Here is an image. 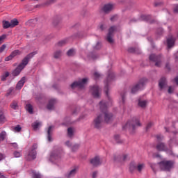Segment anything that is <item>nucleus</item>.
I'll return each instance as SVG.
<instances>
[{
  "label": "nucleus",
  "instance_id": "nucleus-1",
  "mask_svg": "<svg viewBox=\"0 0 178 178\" xmlns=\"http://www.w3.org/2000/svg\"><path fill=\"white\" fill-rule=\"evenodd\" d=\"M34 55H37V51H33L29 54H28L23 60L22 62L17 66V67L13 71V76H19L22 72V70L27 66L29 63V60L31 59L34 56Z\"/></svg>",
  "mask_w": 178,
  "mask_h": 178
},
{
  "label": "nucleus",
  "instance_id": "nucleus-2",
  "mask_svg": "<svg viewBox=\"0 0 178 178\" xmlns=\"http://www.w3.org/2000/svg\"><path fill=\"white\" fill-rule=\"evenodd\" d=\"M114 79H115V73H113V72H112V71L108 72L107 79L104 81V84H105L104 91H105V94L109 101V102L108 104V106L112 105V99L111 98V97H109V93L108 91H109V86L111 85V83Z\"/></svg>",
  "mask_w": 178,
  "mask_h": 178
},
{
  "label": "nucleus",
  "instance_id": "nucleus-3",
  "mask_svg": "<svg viewBox=\"0 0 178 178\" xmlns=\"http://www.w3.org/2000/svg\"><path fill=\"white\" fill-rule=\"evenodd\" d=\"M99 106L102 112L104 113V122L106 123H111L113 119V115L108 112V106L106 102L102 101L99 102Z\"/></svg>",
  "mask_w": 178,
  "mask_h": 178
},
{
  "label": "nucleus",
  "instance_id": "nucleus-4",
  "mask_svg": "<svg viewBox=\"0 0 178 178\" xmlns=\"http://www.w3.org/2000/svg\"><path fill=\"white\" fill-rule=\"evenodd\" d=\"M63 156V152L61 150H56L50 154L49 161L53 163H59Z\"/></svg>",
  "mask_w": 178,
  "mask_h": 178
},
{
  "label": "nucleus",
  "instance_id": "nucleus-5",
  "mask_svg": "<svg viewBox=\"0 0 178 178\" xmlns=\"http://www.w3.org/2000/svg\"><path fill=\"white\" fill-rule=\"evenodd\" d=\"M159 165L161 170H164V172H170V170L173 169L175 162H173V161L163 160L159 163Z\"/></svg>",
  "mask_w": 178,
  "mask_h": 178
},
{
  "label": "nucleus",
  "instance_id": "nucleus-6",
  "mask_svg": "<svg viewBox=\"0 0 178 178\" xmlns=\"http://www.w3.org/2000/svg\"><path fill=\"white\" fill-rule=\"evenodd\" d=\"M147 79L146 78H142L139 80L138 83H136L135 86H134L131 88V94H136L137 91H140V90H143L144 88V86L147 84Z\"/></svg>",
  "mask_w": 178,
  "mask_h": 178
},
{
  "label": "nucleus",
  "instance_id": "nucleus-7",
  "mask_svg": "<svg viewBox=\"0 0 178 178\" xmlns=\"http://www.w3.org/2000/svg\"><path fill=\"white\" fill-rule=\"evenodd\" d=\"M141 123H140V120L136 117L133 118L131 121H129L125 124V128L132 129V130H136L137 127H140Z\"/></svg>",
  "mask_w": 178,
  "mask_h": 178
},
{
  "label": "nucleus",
  "instance_id": "nucleus-8",
  "mask_svg": "<svg viewBox=\"0 0 178 178\" xmlns=\"http://www.w3.org/2000/svg\"><path fill=\"white\" fill-rule=\"evenodd\" d=\"M38 147V145H37V143H34L32 145L31 149L29 150L26 156L27 161H33L35 159V158H37V152L35 151V149H37Z\"/></svg>",
  "mask_w": 178,
  "mask_h": 178
},
{
  "label": "nucleus",
  "instance_id": "nucleus-9",
  "mask_svg": "<svg viewBox=\"0 0 178 178\" xmlns=\"http://www.w3.org/2000/svg\"><path fill=\"white\" fill-rule=\"evenodd\" d=\"M86 78L83 79L81 81H75L73 83L71 84V88L72 90H74L76 88H83L84 86H86V83H87Z\"/></svg>",
  "mask_w": 178,
  "mask_h": 178
},
{
  "label": "nucleus",
  "instance_id": "nucleus-10",
  "mask_svg": "<svg viewBox=\"0 0 178 178\" xmlns=\"http://www.w3.org/2000/svg\"><path fill=\"white\" fill-rule=\"evenodd\" d=\"M117 29L118 28L115 26H111L108 29V33L107 35L106 40L108 42H110V44L113 43V38L112 37H113V33H115V31H116Z\"/></svg>",
  "mask_w": 178,
  "mask_h": 178
},
{
  "label": "nucleus",
  "instance_id": "nucleus-11",
  "mask_svg": "<svg viewBox=\"0 0 178 178\" xmlns=\"http://www.w3.org/2000/svg\"><path fill=\"white\" fill-rule=\"evenodd\" d=\"M93 126L95 129H101L102 127V115H99L93 120Z\"/></svg>",
  "mask_w": 178,
  "mask_h": 178
},
{
  "label": "nucleus",
  "instance_id": "nucleus-12",
  "mask_svg": "<svg viewBox=\"0 0 178 178\" xmlns=\"http://www.w3.org/2000/svg\"><path fill=\"white\" fill-rule=\"evenodd\" d=\"M161 55L151 54L149 56V60L152 62H156L155 66H157V67H161Z\"/></svg>",
  "mask_w": 178,
  "mask_h": 178
},
{
  "label": "nucleus",
  "instance_id": "nucleus-13",
  "mask_svg": "<svg viewBox=\"0 0 178 178\" xmlns=\"http://www.w3.org/2000/svg\"><path fill=\"white\" fill-rule=\"evenodd\" d=\"M90 92L95 98H99V87L95 85L90 87Z\"/></svg>",
  "mask_w": 178,
  "mask_h": 178
},
{
  "label": "nucleus",
  "instance_id": "nucleus-14",
  "mask_svg": "<svg viewBox=\"0 0 178 178\" xmlns=\"http://www.w3.org/2000/svg\"><path fill=\"white\" fill-rule=\"evenodd\" d=\"M114 8H115V6L112 3L105 4L102 8V11L104 13H111V12L113 10Z\"/></svg>",
  "mask_w": 178,
  "mask_h": 178
},
{
  "label": "nucleus",
  "instance_id": "nucleus-15",
  "mask_svg": "<svg viewBox=\"0 0 178 178\" xmlns=\"http://www.w3.org/2000/svg\"><path fill=\"white\" fill-rule=\"evenodd\" d=\"M78 170H79V167H74L72 170H71L70 171H69L65 174V177L66 178L74 177Z\"/></svg>",
  "mask_w": 178,
  "mask_h": 178
},
{
  "label": "nucleus",
  "instance_id": "nucleus-16",
  "mask_svg": "<svg viewBox=\"0 0 178 178\" xmlns=\"http://www.w3.org/2000/svg\"><path fill=\"white\" fill-rule=\"evenodd\" d=\"M156 149L157 151H164L165 152L168 151V147L163 143H159L156 146Z\"/></svg>",
  "mask_w": 178,
  "mask_h": 178
},
{
  "label": "nucleus",
  "instance_id": "nucleus-17",
  "mask_svg": "<svg viewBox=\"0 0 178 178\" xmlns=\"http://www.w3.org/2000/svg\"><path fill=\"white\" fill-rule=\"evenodd\" d=\"M24 83H26V78L23 76L21 80L18 81L16 86V89L17 90H22L23 88V86H24Z\"/></svg>",
  "mask_w": 178,
  "mask_h": 178
},
{
  "label": "nucleus",
  "instance_id": "nucleus-18",
  "mask_svg": "<svg viewBox=\"0 0 178 178\" xmlns=\"http://www.w3.org/2000/svg\"><path fill=\"white\" fill-rule=\"evenodd\" d=\"M90 163L92 166H98V165H101V160L99 156H95L90 160Z\"/></svg>",
  "mask_w": 178,
  "mask_h": 178
},
{
  "label": "nucleus",
  "instance_id": "nucleus-19",
  "mask_svg": "<svg viewBox=\"0 0 178 178\" xmlns=\"http://www.w3.org/2000/svg\"><path fill=\"white\" fill-rule=\"evenodd\" d=\"M55 104H56V99H51L49 101V104H47V109L49 111H52L54 108Z\"/></svg>",
  "mask_w": 178,
  "mask_h": 178
},
{
  "label": "nucleus",
  "instance_id": "nucleus-20",
  "mask_svg": "<svg viewBox=\"0 0 178 178\" xmlns=\"http://www.w3.org/2000/svg\"><path fill=\"white\" fill-rule=\"evenodd\" d=\"M54 131V126H50L47 130V140L49 143L52 141V132Z\"/></svg>",
  "mask_w": 178,
  "mask_h": 178
},
{
  "label": "nucleus",
  "instance_id": "nucleus-21",
  "mask_svg": "<svg viewBox=\"0 0 178 178\" xmlns=\"http://www.w3.org/2000/svg\"><path fill=\"white\" fill-rule=\"evenodd\" d=\"M129 156L127 154H123L122 156H118L117 157H114L115 161H118V162H125L127 161V158Z\"/></svg>",
  "mask_w": 178,
  "mask_h": 178
},
{
  "label": "nucleus",
  "instance_id": "nucleus-22",
  "mask_svg": "<svg viewBox=\"0 0 178 178\" xmlns=\"http://www.w3.org/2000/svg\"><path fill=\"white\" fill-rule=\"evenodd\" d=\"M159 87L160 90H163L166 87V78L162 77L159 82Z\"/></svg>",
  "mask_w": 178,
  "mask_h": 178
},
{
  "label": "nucleus",
  "instance_id": "nucleus-23",
  "mask_svg": "<svg viewBox=\"0 0 178 178\" xmlns=\"http://www.w3.org/2000/svg\"><path fill=\"white\" fill-rule=\"evenodd\" d=\"M41 126H42V122L40 121H35L32 124V127L35 131H37V130H38Z\"/></svg>",
  "mask_w": 178,
  "mask_h": 178
},
{
  "label": "nucleus",
  "instance_id": "nucleus-24",
  "mask_svg": "<svg viewBox=\"0 0 178 178\" xmlns=\"http://www.w3.org/2000/svg\"><path fill=\"white\" fill-rule=\"evenodd\" d=\"M175 41H176V40L173 37H170V38H168L167 39V45H168V48H172V47H173V45H175Z\"/></svg>",
  "mask_w": 178,
  "mask_h": 178
},
{
  "label": "nucleus",
  "instance_id": "nucleus-25",
  "mask_svg": "<svg viewBox=\"0 0 178 178\" xmlns=\"http://www.w3.org/2000/svg\"><path fill=\"white\" fill-rule=\"evenodd\" d=\"M137 170V164H136V162L132 161L129 164V172L130 173H134V172Z\"/></svg>",
  "mask_w": 178,
  "mask_h": 178
},
{
  "label": "nucleus",
  "instance_id": "nucleus-26",
  "mask_svg": "<svg viewBox=\"0 0 178 178\" xmlns=\"http://www.w3.org/2000/svg\"><path fill=\"white\" fill-rule=\"evenodd\" d=\"M147 104H148V102H147V100L139 99L138 105L140 108H144L147 107Z\"/></svg>",
  "mask_w": 178,
  "mask_h": 178
},
{
  "label": "nucleus",
  "instance_id": "nucleus-27",
  "mask_svg": "<svg viewBox=\"0 0 178 178\" xmlns=\"http://www.w3.org/2000/svg\"><path fill=\"white\" fill-rule=\"evenodd\" d=\"M10 29H13V27H16V26H19V21L17 19H13L10 22Z\"/></svg>",
  "mask_w": 178,
  "mask_h": 178
},
{
  "label": "nucleus",
  "instance_id": "nucleus-28",
  "mask_svg": "<svg viewBox=\"0 0 178 178\" xmlns=\"http://www.w3.org/2000/svg\"><path fill=\"white\" fill-rule=\"evenodd\" d=\"M144 168H145V164L139 163L136 165V170H138V172H139V173H141V172L143 171V169H144Z\"/></svg>",
  "mask_w": 178,
  "mask_h": 178
},
{
  "label": "nucleus",
  "instance_id": "nucleus-29",
  "mask_svg": "<svg viewBox=\"0 0 178 178\" xmlns=\"http://www.w3.org/2000/svg\"><path fill=\"white\" fill-rule=\"evenodd\" d=\"M62 56V51L60 50L56 51L54 54V58L55 59H59Z\"/></svg>",
  "mask_w": 178,
  "mask_h": 178
},
{
  "label": "nucleus",
  "instance_id": "nucleus-30",
  "mask_svg": "<svg viewBox=\"0 0 178 178\" xmlns=\"http://www.w3.org/2000/svg\"><path fill=\"white\" fill-rule=\"evenodd\" d=\"M120 105L126 104V93H121V101L120 102Z\"/></svg>",
  "mask_w": 178,
  "mask_h": 178
},
{
  "label": "nucleus",
  "instance_id": "nucleus-31",
  "mask_svg": "<svg viewBox=\"0 0 178 178\" xmlns=\"http://www.w3.org/2000/svg\"><path fill=\"white\" fill-rule=\"evenodd\" d=\"M26 109L29 113L33 114V106L30 104H26Z\"/></svg>",
  "mask_w": 178,
  "mask_h": 178
},
{
  "label": "nucleus",
  "instance_id": "nucleus-32",
  "mask_svg": "<svg viewBox=\"0 0 178 178\" xmlns=\"http://www.w3.org/2000/svg\"><path fill=\"white\" fill-rule=\"evenodd\" d=\"M6 122V118L1 111L0 112V123H5Z\"/></svg>",
  "mask_w": 178,
  "mask_h": 178
},
{
  "label": "nucleus",
  "instance_id": "nucleus-33",
  "mask_svg": "<svg viewBox=\"0 0 178 178\" xmlns=\"http://www.w3.org/2000/svg\"><path fill=\"white\" fill-rule=\"evenodd\" d=\"M73 133H74V131L73 128L70 127V128L67 129V136H68V137H70V138L73 137Z\"/></svg>",
  "mask_w": 178,
  "mask_h": 178
},
{
  "label": "nucleus",
  "instance_id": "nucleus-34",
  "mask_svg": "<svg viewBox=\"0 0 178 178\" xmlns=\"http://www.w3.org/2000/svg\"><path fill=\"white\" fill-rule=\"evenodd\" d=\"M32 178H42V175L40 172H33Z\"/></svg>",
  "mask_w": 178,
  "mask_h": 178
},
{
  "label": "nucleus",
  "instance_id": "nucleus-35",
  "mask_svg": "<svg viewBox=\"0 0 178 178\" xmlns=\"http://www.w3.org/2000/svg\"><path fill=\"white\" fill-rule=\"evenodd\" d=\"M75 54H76V51H75L74 49H70L68 50V51L67 52V56H74Z\"/></svg>",
  "mask_w": 178,
  "mask_h": 178
},
{
  "label": "nucleus",
  "instance_id": "nucleus-36",
  "mask_svg": "<svg viewBox=\"0 0 178 178\" xmlns=\"http://www.w3.org/2000/svg\"><path fill=\"white\" fill-rule=\"evenodd\" d=\"M3 29L10 28V22H9L8 21H3Z\"/></svg>",
  "mask_w": 178,
  "mask_h": 178
},
{
  "label": "nucleus",
  "instance_id": "nucleus-37",
  "mask_svg": "<svg viewBox=\"0 0 178 178\" xmlns=\"http://www.w3.org/2000/svg\"><path fill=\"white\" fill-rule=\"evenodd\" d=\"M6 131H3L0 133V139L2 140L3 141L5 140V138H6Z\"/></svg>",
  "mask_w": 178,
  "mask_h": 178
},
{
  "label": "nucleus",
  "instance_id": "nucleus-38",
  "mask_svg": "<svg viewBox=\"0 0 178 178\" xmlns=\"http://www.w3.org/2000/svg\"><path fill=\"white\" fill-rule=\"evenodd\" d=\"M10 55L11 56L12 58H15V56H17V55H20V51L15 50Z\"/></svg>",
  "mask_w": 178,
  "mask_h": 178
},
{
  "label": "nucleus",
  "instance_id": "nucleus-39",
  "mask_svg": "<svg viewBox=\"0 0 178 178\" xmlns=\"http://www.w3.org/2000/svg\"><path fill=\"white\" fill-rule=\"evenodd\" d=\"M114 140H115L117 144H122V143H123V141L120 140V136L119 135H115L114 136Z\"/></svg>",
  "mask_w": 178,
  "mask_h": 178
},
{
  "label": "nucleus",
  "instance_id": "nucleus-40",
  "mask_svg": "<svg viewBox=\"0 0 178 178\" xmlns=\"http://www.w3.org/2000/svg\"><path fill=\"white\" fill-rule=\"evenodd\" d=\"M13 130L15 133H19L22 131V127H20V125H17L14 127Z\"/></svg>",
  "mask_w": 178,
  "mask_h": 178
},
{
  "label": "nucleus",
  "instance_id": "nucleus-41",
  "mask_svg": "<svg viewBox=\"0 0 178 178\" xmlns=\"http://www.w3.org/2000/svg\"><path fill=\"white\" fill-rule=\"evenodd\" d=\"M79 148H80V145L79 144L74 145L72 149V152H76V151L79 149Z\"/></svg>",
  "mask_w": 178,
  "mask_h": 178
},
{
  "label": "nucleus",
  "instance_id": "nucleus-42",
  "mask_svg": "<svg viewBox=\"0 0 178 178\" xmlns=\"http://www.w3.org/2000/svg\"><path fill=\"white\" fill-rule=\"evenodd\" d=\"M10 107L12 108V109H17L18 106H17V102H13L11 104H10Z\"/></svg>",
  "mask_w": 178,
  "mask_h": 178
},
{
  "label": "nucleus",
  "instance_id": "nucleus-43",
  "mask_svg": "<svg viewBox=\"0 0 178 178\" xmlns=\"http://www.w3.org/2000/svg\"><path fill=\"white\" fill-rule=\"evenodd\" d=\"M6 77H9V73L8 72L1 76V81H5V80H6Z\"/></svg>",
  "mask_w": 178,
  "mask_h": 178
},
{
  "label": "nucleus",
  "instance_id": "nucleus-44",
  "mask_svg": "<svg viewBox=\"0 0 178 178\" xmlns=\"http://www.w3.org/2000/svg\"><path fill=\"white\" fill-rule=\"evenodd\" d=\"M14 156L15 158H20L22 156V152H14Z\"/></svg>",
  "mask_w": 178,
  "mask_h": 178
},
{
  "label": "nucleus",
  "instance_id": "nucleus-45",
  "mask_svg": "<svg viewBox=\"0 0 178 178\" xmlns=\"http://www.w3.org/2000/svg\"><path fill=\"white\" fill-rule=\"evenodd\" d=\"M65 44H66V40H61L58 42L57 44L58 47H63V45H65Z\"/></svg>",
  "mask_w": 178,
  "mask_h": 178
},
{
  "label": "nucleus",
  "instance_id": "nucleus-46",
  "mask_svg": "<svg viewBox=\"0 0 178 178\" xmlns=\"http://www.w3.org/2000/svg\"><path fill=\"white\" fill-rule=\"evenodd\" d=\"M118 15H113L110 18V20H111V22H116V20H118Z\"/></svg>",
  "mask_w": 178,
  "mask_h": 178
},
{
  "label": "nucleus",
  "instance_id": "nucleus-47",
  "mask_svg": "<svg viewBox=\"0 0 178 178\" xmlns=\"http://www.w3.org/2000/svg\"><path fill=\"white\" fill-rule=\"evenodd\" d=\"M6 38V35H2L1 36H0V44H2V42H3V40H5Z\"/></svg>",
  "mask_w": 178,
  "mask_h": 178
},
{
  "label": "nucleus",
  "instance_id": "nucleus-48",
  "mask_svg": "<svg viewBox=\"0 0 178 178\" xmlns=\"http://www.w3.org/2000/svg\"><path fill=\"white\" fill-rule=\"evenodd\" d=\"M141 19L143 20H149V15H142Z\"/></svg>",
  "mask_w": 178,
  "mask_h": 178
},
{
  "label": "nucleus",
  "instance_id": "nucleus-49",
  "mask_svg": "<svg viewBox=\"0 0 178 178\" xmlns=\"http://www.w3.org/2000/svg\"><path fill=\"white\" fill-rule=\"evenodd\" d=\"M5 48H6V44H3L0 47V54H1V52H3V51H5Z\"/></svg>",
  "mask_w": 178,
  "mask_h": 178
},
{
  "label": "nucleus",
  "instance_id": "nucleus-50",
  "mask_svg": "<svg viewBox=\"0 0 178 178\" xmlns=\"http://www.w3.org/2000/svg\"><path fill=\"white\" fill-rule=\"evenodd\" d=\"M94 76L95 79H99V77H101V74L98 72H95L94 73Z\"/></svg>",
  "mask_w": 178,
  "mask_h": 178
},
{
  "label": "nucleus",
  "instance_id": "nucleus-51",
  "mask_svg": "<svg viewBox=\"0 0 178 178\" xmlns=\"http://www.w3.org/2000/svg\"><path fill=\"white\" fill-rule=\"evenodd\" d=\"M12 59H13V58L11 57V56H10V54L9 56H8V57H6V58H5V61H6V62H9V60H12Z\"/></svg>",
  "mask_w": 178,
  "mask_h": 178
},
{
  "label": "nucleus",
  "instance_id": "nucleus-52",
  "mask_svg": "<svg viewBox=\"0 0 178 178\" xmlns=\"http://www.w3.org/2000/svg\"><path fill=\"white\" fill-rule=\"evenodd\" d=\"M54 2H56V0H49L47 1L46 5H51V3H54Z\"/></svg>",
  "mask_w": 178,
  "mask_h": 178
},
{
  "label": "nucleus",
  "instance_id": "nucleus-53",
  "mask_svg": "<svg viewBox=\"0 0 178 178\" xmlns=\"http://www.w3.org/2000/svg\"><path fill=\"white\" fill-rule=\"evenodd\" d=\"M156 138L158 141H162V140H163V137L161 135H157Z\"/></svg>",
  "mask_w": 178,
  "mask_h": 178
},
{
  "label": "nucleus",
  "instance_id": "nucleus-54",
  "mask_svg": "<svg viewBox=\"0 0 178 178\" xmlns=\"http://www.w3.org/2000/svg\"><path fill=\"white\" fill-rule=\"evenodd\" d=\"M151 127H152V122H149L146 127V130L151 129Z\"/></svg>",
  "mask_w": 178,
  "mask_h": 178
},
{
  "label": "nucleus",
  "instance_id": "nucleus-55",
  "mask_svg": "<svg viewBox=\"0 0 178 178\" xmlns=\"http://www.w3.org/2000/svg\"><path fill=\"white\" fill-rule=\"evenodd\" d=\"M174 90H175V89H173V88H172V86H170L168 88V94H172V92H173Z\"/></svg>",
  "mask_w": 178,
  "mask_h": 178
},
{
  "label": "nucleus",
  "instance_id": "nucleus-56",
  "mask_svg": "<svg viewBox=\"0 0 178 178\" xmlns=\"http://www.w3.org/2000/svg\"><path fill=\"white\" fill-rule=\"evenodd\" d=\"M99 48H101V43L97 42V44L95 47V49H99Z\"/></svg>",
  "mask_w": 178,
  "mask_h": 178
},
{
  "label": "nucleus",
  "instance_id": "nucleus-57",
  "mask_svg": "<svg viewBox=\"0 0 178 178\" xmlns=\"http://www.w3.org/2000/svg\"><path fill=\"white\" fill-rule=\"evenodd\" d=\"M97 175H98V172L95 171V172H93V173H92V178H97Z\"/></svg>",
  "mask_w": 178,
  "mask_h": 178
},
{
  "label": "nucleus",
  "instance_id": "nucleus-58",
  "mask_svg": "<svg viewBox=\"0 0 178 178\" xmlns=\"http://www.w3.org/2000/svg\"><path fill=\"white\" fill-rule=\"evenodd\" d=\"M60 23V21L54 20L53 22L54 26H56L57 24H59Z\"/></svg>",
  "mask_w": 178,
  "mask_h": 178
},
{
  "label": "nucleus",
  "instance_id": "nucleus-59",
  "mask_svg": "<svg viewBox=\"0 0 178 178\" xmlns=\"http://www.w3.org/2000/svg\"><path fill=\"white\" fill-rule=\"evenodd\" d=\"M12 145L15 149H17V148L19 147L17 143H13Z\"/></svg>",
  "mask_w": 178,
  "mask_h": 178
},
{
  "label": "nucleus",
  "instance_id": "nucleus-60",
  "mask_svg": "<svg viewBox=\"0 0 178 178\" xmlns=\"http://www.w3.org/2000/svg\"><path fill=\"white\" fill-rule=\"evenodd\" d=\"M161 5H162V3L161 2H156L154 3V6H161Z\"/></svg>",
  "mask_w": 178,
  "mask_h": 178
},
{
  "label": "nucleus",
  "instance_id": "nucleus-61",
  "mask_svg": "<svg viewBox=\"0 0 178 178\" xmlns=\"http://www.w3.org/2000/svg\"><path fill=\"white\" fill-rule=\"evenodd\" d=\"M65 145H67V147H71L72 144L70 143V141H67L65 142Z\"/></svg>",
  "mask_w": 178,
  "mask_h": 178
},
{
  "label": "nucleus",
  "instance_id": "nucleus-62",
  "mask_svg": "<svg viewBox=\"0 0 178 178\" xmlns=\"http://www.w3.org/2000/svg\"><path fill=\"white\" fill-rule=\"evenodd\" d=\"M5 159V155L0 153V161H2V159Z\"/></svg>",
  "mask_w": 178,
  "mask_h": 178
},
{
  "label": "nucleus",
  "instance_id": "nucleus-63",
  "mask_svg": "<svg viewBox=\"0 0 178 178\" xmlns=\"http://www.w3.org/2000/svg\"><path fill=\"white\" fill-rule=\"evenodd\" d=\"M174 82L176 83L177 86H178V76L174 79Z\"/></svg>",
  "mask_w": 178,
  "mask_h": 178
},
{
  "label": "nucleus",
  "instance_id": "nucleus-64",
  "mask_svg": "<svg viewBox=\"0 0 178 178\" xmlns=\"http://www.w3.org/2000/svg\"><path fill=\"white\" fill-rule=\"evenodd\" d=\"M174 12L178 13V5L174 8Z\"/></svg>",
  "mask_w": 178,
  "mask_h": 178
}]
</instances>
